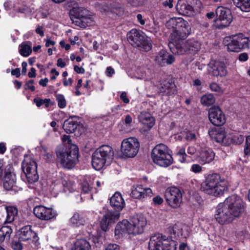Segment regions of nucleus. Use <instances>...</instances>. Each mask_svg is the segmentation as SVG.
I'll return each mask as SVG.
<instances>
[{"mask_svg":"<svg viewBox=\"0 0 250 250\" xmlns=\"http://www.w3.org/2000/svg\"><path fill=\"white\" fill-rule=\"evenodd\" d=\"M146 218L142 214L133 216L130 221L124 219L119 222L115 229V234L117 238H121L128 235L142 234L146 225Z\"/></svg>","mask_w":250,"mask_h":250,"instance_id":"1","label":"nucleus"},{"mask_svg":"<svg viewBox=\"0 0 250 250\" xmlns=\"http://www.w3.org/2000/svg\"><path fill=\"white\" fill-rule=\"evenodd\" d=\"M111 206L116 211L107 210L104 215L101 221V229L106 231L111 224L114 223L120 217V211L125 206V202L120 192H116L110 199Z\"/></svg>","mask_w":250,"mask_h":250,"instance_id":"2","label":"nucleus"},{"mask_svg":"<svg viewBox=\"0 0 250 250\" xmlns=\"http://www.w3.org/2000/svg\"><path fill=\"white\" fill-rule=\"evenodd\" d=\"M167 28L171 29L170 41L175 42L181 39H185L190 34L191 28L188 23L182 18H172L166 23Z\"/></svg>","mask_w":250,"mask_h":250,"instance_id":"3","label":"nucleus"},{"mask_svg":"<svg viewBox=\"0 0 250 250\" xmlns=\"http://www.w3.org/2000/svg\"><path fill=\"white\" fill-rule=\"evenodd\" d=\"M201 189L208 194L215 196L221 195L227 189L226 183L219 174L213 173L207 177L201 184Z\"/></svg>","mask_w":250,"mask_h":250,"instance_id":"4","label":"nucleus"},{"mask_svg":"<svg viewBox=\"0 0 250 250\" xmlns=\"http://www.w3.org/2000/svg\"><path fill=\"white\" fill-rule=\"evenodd\" d=\"M78 151L76 145H71L70 147L59 148L56 151L58 162L64 168H72L78 161Z\"/></svg>","mask_w":250,"mask_h":250,"instance_id":"5","label":"nucleus"},{"mask_svg":"<svg viewBox=\"0 0 250 250\" xmlns=\"http://www.w3.org/2000/svg\"><path fill=\"white\" fill-rule=\"evenodd\" d=\"M183 40L169 42L168 46L172 53L177 55H182L186 52L195 54L200 49L201 44L198 41L189 39L184 42Z\"/></svg>","mask_w":250,"mask_h":250,"instance_id":"6","label":"nucleus"},{"mask_svg":"<svg viewBox=\"0 0 250 250\" xmlns=\"http://www.w3.org/2000/svg\"><path fill=\"white\" fill-rule=\"evenodd\" d=\"M112 147L103 145L97 148L92 155V165L96 170L101 169L105 164L109 165L113 159Z\"/></svg>","mask_w":250,"mask_h":250,"instance_id":"7","label":"nucleus"},{"mask_svg":"<svg viewBox=\"0 0 250 250\" xmlns=\"http://www.w3.org/2000/svg\"><path fill=\"white\" fill-rule=\"evenodd\" d=\"M127 38L132 45L145 51H148L152 48L150 39L146 37L145 34L140 30L131 29L127 33Z\"/></svg>","mask_w":250,"mask_h":250,"instance_id":"8","label":"nucleus"},{"mask_svg":"<svg viewBox=\"0 0 250 250\" xmlns=\"http://www.w3.org/2000/svg\"><path fill=\"white\" fill-rule=\"evenodd\" d=\"M70 18L73 23L82 28L93 24L89 11L82 7H74L70 11Z\"/></svg>","mask_w":250,"mask_h":250,"instance_id":"9","label":"nucleus"},{"mask_svg":"<svg viewBox=\"0 0 250 250\" xmlns=\"http://www.w3.org/2000/svg\"><path fill=\"white\" fill-rule=\"evenodd\" d=\"M149 250H176L174 241H170L166 236L158 233L151 236L148 245Z\"/></svg>","mask_w":250,"mask_h":250,"instance_id":"10","label":"nucleus"},{"mask_svg":"<svg viewBox=\"0 0 250 250\" xmlns=\"http://www.w3.org/2000/svg\"><path fill=\"white\" fill-rule=\"evenodd\" d=\"M22 169L28 183L32 184L38 181L37 166L30 156L25 155L22 163Z\"/></svg>","mask_w":250,"mask_h":250,"instance_id":"11","label":"nucleus"},{"mask_svg":"<svg viewBox=\"0 0 250 250\" xmlns=\"http://www.w3.org/2000/svg\"><path fill=\"white\" fill-rule=\"evenodd\" d=\"M140 148L138 140L135 137L124 139L121 145V152L123 157L132 158L138 153Z\"/></svg>","mask_w":250,"mask_h":250,"instance_id":"12","label":"nucleus"},{"mask_svg":"<svg viewBox=\"0 0 250 250\" xmlns=\"http://www.w3.org/2000/svg\"><path fill=\"white\" fill-rule=\"evenodd\" d=\"M231 212L225 204L223 202L220 203L216 208L214 218L221 225L230 223L236 218Z\"/></svg>","mask_w":250,"mask_h":250,"instance_id":"13","label":"nucleus"},{"mask_svg":"<svg viewBox=\"0 0 250 250\" xmlns=\"http://www.w3.org/2000/svg\"><path fill=\"white\" fill-rule=\"evenodd\" d=\"M215 15L216 18L214 20L215 26L218 28L228 26L232 21V17L230 10L226 7H218Z\"/></svg>","mask_w":250,"mask_h":250,"instance_id":"14","label":"nucleus"},{"mask_svg":"<svg viewBox=\"0 0 250 250\" xmlns=\"http://www.w3.org/2000/svg\"><path fill=\"white\" fill-rule=\"evenodd\" d=\"M236 217L244 211L245 204L241 198L236 194L228 197L223 202Z\"/></svg>","mask_w":250,"mask_h":250,"instance_id":"15","label":"nucleus"},{"mask_svg":"<svg viewBox=\"0 0 250 250\" xmlns=\"http://www.w3.org/2000/svg\"><path fill=\"white\" fill-rule=\"evenodd\" d=\"M249 47V39L242 34L234 36L227 45V49L230 52H238Z\"/></svg>","mask_w":250,"mask_h":250,"instance_id":"16","label":"nucleus"},{"mask_svg":"<svg viewBox=\"0 0 250 250\" xmlns=\"http://www.w3.org/2000/svg\"><path fill=\"white\" fill-rule=\"evenodd\" d=\"M165 196L168 204L173 208L179 207L182 201L181 191L174 187H170L167 189Z\"/></svg>","mask_w":250,"mask_h":250,"instance_id":"17","label":"nucleus"},{"mask_svg":"<svg viewBox=\"0 0 250 250\" xmlns=\"http://www.w3.org/2000/svg\"><path fill=\"white\" fill-rule=\"evenodd\" d=\"M35 216L42 220L48 221L56 217L57 211L51 208H46L43 206H37L34 208Z\"/></svg>","mask_w":250,"mask_h":250,"instance_id":"18","label":"nucleus"},{"mask_svg":"<svg viewBox=\"0 0 250 250\" xmlns=\"http://www.w3.org/2000/svg\"><path fill=\"white\" fill-rule=\"evenodd\" d=\"M208 133L212 139H214L217 142L225 146L229 145L230 141H228L229 133L225 131L223 128L213 127L209 128Z\"/></svg>","mask_w":250,"mask_h":250,"instance_id":"19","label":"nucleus"},{"mask_svg":"<svg viewBox=\"0 0 250 250\" xmlns=\"http://www.w3.org/2000/svg\"><path fill=\"white\" fill-rule=\"evenodd\" d=\"M193 0H179L176 6L177 12L186 16H193L196 13L192 5Z\"/></svg>","mask_w":250,"mask_h":250,"instance_id":"20","label":"nucleus"},{"mask_svg":"<svg viewBox=\"0 0 250 250\" xmlns=\"http://www.w3.org/2000/svg\"><path fill=\"white\" fill-rule=\"evenodd\" d=\"M191 229L187 225L175 224L170 232L171 237L179 240H184L189 237Z\"/></svg>","mask_w":250,"mask_h":250,"instance_id":"21","label":"nucleus"},{"mask_svg":"<svg viewBox=\"0 0 250 250\" xmlns=\"http://www.w3.org/2000/svg\"><path fill=\"white\" fill-rule=\"evenodd\" d=\"M208 118L210 122L216 126L222 125L226 121L223 111L218 107L214 106L209 109Z\"/></svg>","mask_w":250,"mask_h":250,"instance_id":"22","label":"nucleus"},{"mask_svg":"<svg viewBox=\"0 0 250 250\" xmlns=\"http://www.w3.org/2000/svg\"><path fill=\"white\" fill-rule=\"evenodd\" d=\"M93 180V178L90 176H86L84 177L83 182L81 184L80 196L82 200L92 198V193L95 190L92 186Z\"/></svg>","mask_w":250,"mask_h":250,"instance_id":"23","label":"nucleus"},{"mask_svg":"<svg viewBox=\"0 0 250 250\" xmlns=\"http://www.w3.org/2000/svg\"><path fill=\"white\" fill-rule=\"evenodd\" d=\"M16 175L13 172V168L8 165L5 169L2 179L3 186L5 189L9 190L13 189L16 184Z\"/></svg>","mask_w":250,"mask_h":250,"instance_id":"24","label":"nucleus"},{"mask_svg":"<svg viewBox=\"0 0 250 250\" xmlns=\"http://www.w3.org/2000/svg\"><path fill=\"white\" fill-rule=\"evenodd\" d=\"M208 72L215 77H223L227 75V71L224 63L211 60L208 64Z\"/></svg>","mask_w":250,"mask_h":250,"instance_id":"25","label":"nucleus"},{"mask_svg":"<svg viewBox=\"0 0 250 250\" xmlns=\"http://www.w3.org/2000/svg\"><path fill=\"white\" fill-rule=\"evenodd\" d=\"M152 195V190L149 188L144 187L142 185H134L132 188L131 196L138 199H144Z\"/></svg>","mask_w":250,"mask_h":250,"instance_id":"26","label":"nucleus"},{"mask_svg":"<svg viewBox=\"0 0 250 250\" xmlns=\"http://www.w3.org/2000/svg\"><path fill=\"white\" fill-rule=\"evenodd\" d=\"M139 121L144 125L141 128L142 132H146L149 130L155 124L154 118L148 112L143 111L138 117Z\"/></svg>","mask_w":250,"mask_h":250,"instance_id":"27","label":"nucleus"},{"mask_svg":"<svg viewBox=\"0 0 250 250\" xmlns=\"http://www.w3.org/2000/svg\"><path fill=\"white\" fill-rule=\"evenodd\" d=\"M175 61L174 57L168 54L164 49H162L158 52L154 57V61L160 66H165L167 64H170Z\"/></svg>","mask_w":250,"mask_h":250,"instance_id":"28","label":"nucleus"},{"mask_svg":"<svg viewBox=\"0 0 250 250\" xmlns=\"http://www.w3.org/2000/svg\"><path fill=\"white\" fill-rule=\"evenodd\" d=\"M168 150L167 146L163 144H160L156 146L151 152V158L153 162L155 163L156 161L158 162L160 160V158L165 156V154Z\"/></svg>","mask_w":250,"mask_h":250,"instance_id":"29","label":"nucleus"},{"mask_svg":"<svg viewBox=\"0 0 250 250\" xmlns=\"http://www.w3.org/2000/svg\"><path fill=\"white\" fill-rule=\"evenodd\" d=\"M215 153L209 148L202 149L198 157L199 162L205 165L211 162L214 159Z\"/></svg>","mask_w":250,"mask_h":250,"instance_id":"30","label":"nucleus"},{"mask_svg":"<svg viewBox=\"0 0 250 250\" xmlns=\"http://www.w3.org/2000/svg\"><path fill=\"white\" fill-rule=\"evenodd\" d=\"M19 235L20 240L29 241L36 237V233L31 229V226H26L20 229Z\"/></svg>","mask_w":250,"mask_h":250,"instance_id":"31","label":"nucleus"},{"mask_svg":"<svg viewBox=\"0 0 250 250\" xmlns=\"http://www.w3.org/2000/svg\"><path fill=\"white\" fill-rule=\"evenodd\" d=\"M69 223L73 227H78L84 225L85 220L82 214L75 212L70 219Z\"/></svg>","mask_w":250,"mask_h":250,"instance_id":"32","label":"nucleus"},{"mask_svg":"<svg viewBox=\"0 0 250 250\" xmlns=\"http://www.w3.org/2000/svg\"><path fill=\"white\" fill-rule=\"evenodd\" d=\"M77 125L76 119L70 118L65 121L63 125V128L66 133H71L77 128Z\"/></svg>","mask_w":250,"mask_h":250,"instance_id":"33","label":"nucleus"},{"mask_svg":"<svg viewBox=\"0 0 250 250\" xmlns=\"http://www.w3.org/2000/svg\"><path fill=\"white\" fill-rule=\"evenodd\" d=\"M160 91L166 95L170 96L174 94L176 92V86L173 83L165 82L161 86Z\"/></svg>","mask_w":250,"mask_h":250,"instance_id":"34","label":"nucleus"},{"mask_svg":"<svg viewBox=\"0 0 250 250\" xmlns=\"http://www.w3.org/2000/svg\"><path fill=\"white\" fill-rule=\"evenodd\" d=\"M165 156L160 158L159 161H156L155 164L162 167H167L172 164L173 158L171 155L169 153V150L166 153Z\"/></svg>","mask_w":250,"mask_h":250,"instance_id":"35","label":"nucleus"},{"mask_svg":"<svg viewBox=\"0 0 250 250\" xmlns=\"http://www.w3.org/2000/svg\"><path fill=\"white\" fill-rule=\"evenodd\" d=\"M19 51L23 57L29 56L32 52V46L30 42H23L19 45Z\"/></svg>","mask_w":250,"mask_h":250,"instance_id":"36","label":"nucleus"},{"mask_svg":"<svg viewBox=\"0 0 250 250\" xmlns=\"http://www.w3.org/2000/svg\"><path fill=\"white\" fill-rule=\"evenodd\" d=\"M245 137L237 132H229L228 141H230L229 145L231 144H235L239 145L242 144L244 140Z\"/></svg>","mask_w":250,"mask_h":250,"instance_id":"37","label":"nucleus"},{"mask_svg":"<svg viewBox=\"0 0 250 250\" xmlns=\"http://www.w3.org/2000/svg\"><path fill=\"white\" fill-rule=\"evenodd\" d=\"M90 249L89 243L85 239H81L76 241L72 250H90Z\"/></svg>","mask_w":250,"mask_h":250,"instance_id":"38","label":"nucleus"},{"mask_svg":"<svg viewBox=\"0 0 250 250\" xmlns=\"http://www.w3.org/2000/svg\"><path fill=\"white\" fill-rule=\"evenodd\" d=\"M233 2L242 11L250 12V0H233Z\"/></svg>","mask_w":250,"mask_h":250,"instance_id":"39","label":"nucleus"},{"mask_svg":"<svg viewBox=\"0 0 250 250\" xmlns=\"http://www.w3.org/2000/svg\"><path fill=\"white\" fill-rule=\"evenodd\" d=\"M6 213L7 215L5 222L10 223L13 222L17 217L18 210L14 207H8L6 208Z\"/></svg>","mask_w":250,"mask_h":250,"instance_id":"40","label":"nucleus"},{"mask_svg":"<svg viewBox=\"0 0 250 250\" xmlns=\"http://www.w3.org/2000/svg\"><path fill=\"white\" fill-rule=\"evenodd\" d=\"M12 230L10 226H5L0 229V241H3L5 239H9Z\"/></svg>","mask_w":250,"mask_h":250,"instance_id":"41","label":"nucleus"},{"mask_svg":"<svg viewBox=\"0 0 250 250\" xmlns=\"http://www.w3.org/2000/svg\"><path fill=\"white\" fill-rule=\"evenodd\" d=\"M215 100L212 94H206L201 98V103L205 106H209L215 103Z\"/></svg>","mask_w":250,"mask_h":250,"instance_id":"42","label":"nucleus"},{"mask_svg":"<svg viewBox=\"0 0 250 250\" xmlns=\"http://www.w3.org/2000/svg\"><path fill=\"white\" fill-rule=\"evenodd\" d=\"M62 184L65 192H72L76 188L75 183L70 180H62Z\"/></svg>","mask_w":250,"mask_h":250,"instance_id":"43","label":"nucleus"},{"mask_svg":"<svg viewBox=\"0 0 250 250\" xmlns=\"http://www.w3.org/2000/svg\"><path fill=\"white\" fill-rule=\"evenodd\" d=\"M56 101L58 105L60 108H64L66 106V101L64 96L61 94H58L56 95Z\"/></svg>","mask_w":250,"mask_h":250,"instance_id":"44","label":"nucleus"},{"mask_svg":"<svg viewBox=\"0 0 250 250\" xmlns=\"http://www.w3.org/2000/svg\"><path fill=\"white\" fill-rule=\"evenodd\" d=\"M177 156L179 157V160L181 163H185L187 161L188 157L187 154L185 152V149L184 148H181L177 151Z\"/></svg>","mask_w":250,"mask_h":250,"instance_id":"45","label":"nucleus"},{"mask_svg":"<svg viewBox=\"0 0 250 250\" xmlns=\"http://www.w3.org/2000/svg\"><path fill=\"white\" fill-rule=\"evenodd\" d=\"M34 102L36 104L37 106L40 107L42 104H45L46 107H48L51 103V100L50 99H35Z\"/></svg>","mask_w":250,"mask_h":250,"instance_id":"46","label":"nucleus"},{"mask_svg":"<svg viewBox=\"0 0 250 250\" xmlns=\"http://www.w3.org/2000/svg\"><path fill=\"white\" fill-rule=\"evenodd\" d=\"M136 78L139 79L144 80L145 81H149L151 79L150 71L148 69H146L144 72L142 73L140 75L138 74V76Z\"/></svg>","mask_w":250,"mask_h":250,"instance_id":"47","label":"nucleus"},{"mask_svg":"<svg viewBox=\"0 0 250 250\" xmlns=\"http://www.w3.org/2000/svg\"><path fill=\"white\" fill-rule=\"evenodd\" d=\"M22 241L19 239L14 240L11 243V247L14 250H21L22 249V245L21 243Z\"/></svg>","mask_w":250,"mask_h":250,"instance_id":"48","label":"nucleus"},{"mask_svg":"<svg viewBox=\"0 0 250 250\" xmlns=\"http://www.w3.org/2000/svg\"><path fill=\"white\" fill-rule=\"evenodd\" d=\"M62 141L63 143H64L66 145L62 147H70L71 145H75L71 143V140L70 139V136L67 135H64L62 137Z\"/></svg>","mask_w":250,"mask_h":250,"instance_id":"49","label":"nucleus"},{"mask_svg":"<svg viewBox=\"0 0 250 250\" xmlns=\"http://www.w3.org/2000/svg\"><path fill=\"white\" fill-rule=\"evenodd\" d=\"M244 148V153L246 155H250V136L247 137Z\"/></svg>","mask_w":250,"mask_h":250,"instance_id":"50","label":"nucleus"},{"mask_svg":"<svg viewBox=\"0 0 250 250\" xmlns=\"http://www.w3.org/2000/svg\"><path fill=\"white\" fill-rule=\"evenodd\" d=\"M196 135L194 132H188L186 134L185 138L187 141H191L196 139Z\"/></svg>","mask_w":250,"mask_h":250,"instance_id":"51","label":"nucleus"},{"mask_svg":"<svg viewBox=\"0 0 250 250\" xmlns=\"http://www.w3.org/2000/svg\"><path fill=\"white\" fill-rule=\"evenodd\" d=\"M191 170L195 173H200L202 170V167L198 164H193L191 167Z\"/></svg>","mask_w":250,"mask_h":250,"instance_id":"52","label":"nucleus"},{"mask_svg":"<svg viewBox=\"0 0 250 250\" xmlns=\"http://www.w3.org/2000/svg\"><path fill=\"white\" fill-rule=\"evenodd\" d=\"M34 82V81L33 80H31L27 82L25 85V89L26 90L30 89L32 91H34L35 89V86L33 85Z\"/></svg>","mask_w":250,"mask_h":250,"instance_id":"53","label":"nucleus"},{"mask_svg":"<svg viewBox=\"0 0 250 250\" xmlns=\"http://www.w3.org/2000/svg\"><path fill=\"white\" fill-rule=\"evenodd\" d=\"M210 88L213 91L221 92L222 90L221 87L216 83H212L210 84Z\"/></svg>","mask_w":250,"mask_h":250,"instance_id":"54","label":"nucleus"},{"mask_svg":"<svg viewBox=\"0 0 250 250\" xmlns=\"http://www.w3.org/2000/svg\"><path fill=\"white\" fill-rule=\"evenodd\" d=\"M173 0H164L162 2V5L165 7L171 8L173 7Z\"/></svg>","mask_w":250,"mask_h":250,"instance_id":"55","label":"nucleus"},{"mask_svg":"<svg viewBox=\"0 0 250 250\" xmlns=\"http://www.w3.org/2000/svg\"><path fill=\"white\" fill-rule=\"evenodd\" d=\"M120 98L121 100H122L124 103H125V104L129 103V99L128 98L126 92H122L120 95Z\"/></svg>","mask_w":250,"mask_h":250,"instance_id":"56","label":"nucleus"},{"mask_svg":"<svg viewBox=\"0 0 250 250\" xmlns=\"http://www.w3.org/2000/svg\"><path fill=\"white\" fill-rule=\"evenodd\" d=\"M50 73L52 75L50 77L51 80H55L56 79V77L59 76L60 74L55 68H52L51 70Z\"/></svg>","mask_w":250,"mask_h":250,"instance_id":"57","label":"nucleus"},{"mask_svg":"<svg viewBox=\"0 0 250 250\" xmlns=\"http://www.w3.org/2000/svg\"><path fill=\"white\" fill-rule=\"evenodd\" d=\"M105 250H119V247L116 244H110L106 247Z\"/></svg>","mask_w":250,"mask_h":250,"instance_id":"58","label":"nucleus"},{"mask_svg":"<svg viewBox=\"0 0 250 250\" xmlns=\"http://www.w3.org/2000/svg\"><path fill=\"white\" fill-rule=\"evenodd\" d=\"M196 152V148L194 146H189L187 149V153L191 155L195 154Z\"/></svg>","mask_w":250,"mask_h":250,"instance_id":"59","label":"nucleus"},{"mask_svg":"<svg viewBox=\"0 0 250 250\" xmlns=\"http://www.w3.org/2000/svg\"><path fill=\"white\" fill-rule=\"evenodd\" d=\"M65 61L62 58H59L57 60V65L58 67L63 68L66 66Z\"/></svg>","mask_w":250,"mask_h":250,"instance_id":"60","label":"nucleus"},{"mask_svg":"<svg viewBox=\"0 0 250 250\" xmlns=\"http://www.w3.org/2000/svg\"><path fill=\"white\" fill-rule=\"evenodd\" d=\"M238 59L241 62H245L248 59V55L246 53H243L239 55Z\"/></svg>","mask_w":250,"mask_h":250,"instance_id":"61","label":"nucleus"},{"mask_svg":"<svg viewBox=\"0 0 250 250\" xmlns=\"http://www.w3.org/2000/svg\"><path fill=\"white\" fill-rule=\"evenodd\" d=\"M153 201L156 205H160L163 202V199L160 196H157L153 198Z\"/></svg>","mask_w":250,"mask_h":250,"instance_id":"62","label":"nucleus"},{"mask_svg":"<svg viewBox=\"0 0 250 250\" xmlns=\"http://www.w3.org/2000/svg\"><path fill=\"white\" fill-rule=\"evenodd\" d=\"M115 73L114 69L111 66L107 67L106 70V75L108 77H111Z\"/></svg>","mask_w":250,"mask_h":250,"instance_id":"63","label":"nucleus"},{"mask_svg":"<svg viewBox=\"0 0 250 250\" xmlns=\"http://www.w3.org/2000/svg\"><path fill=\"white\" fill-rule=\"evenodd\" d=\"M20 69L19 68H16L15 69H12L11 70V74L13 76H16L17 78H19L20 75Z\"/></svg>","mask_w":250,"mask_h":250,"instance_id":"64","label":"nucleus"}]
</instances>
